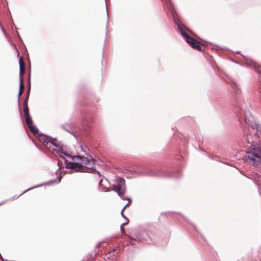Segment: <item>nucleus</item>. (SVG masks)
Wrapping results in <instances>:
<instances>
[{
  "label": "nucleus",
  "instance_id": "f257e3e1",
  "mask_svg": "<svg viewBox=\"0 0 261 261\" xmlns=\"http://www.w3.org/2000/svg\"><path fill=\"white\" fill-rule=\"evenodd\" d=\"M241 111L238 112V117L241 120L244 119L245 122L251 127L252 132L249 129L250 134H248L246 138V143L248 148H258L257 145L259 142L257 133L255 130L257 128V124L254 118L252 116L250 108L248 107L246 110H244L243 107L240 108Z\"/></svg>",
  "mask_w": 261,
  "mask_h": 261
},
{
  "label": "nucleus",
  "instance_id": "f03ea898",
  "mask_svg": "<svg viewBox=\"0 0 261 261\" xmlns=\"http://www.w3.org/2000/svg\"><path fill=\"white\" fill-rule=\"evenodd\" d=\"M61 153L67 156H69L70 158L78 159L80 160L76 162L69 163H67V161L65 160L66 166L68 169H72L76 171L86 172V170L92 169L94 168V162L91 156L85 157L78 155L72 156L62 150H61Z\"/></svg>",
  "mask_w": 261,
  "mask_h": 261
},
{
  "label": "nucleus",
  "instance_id": "7ed1b4c3",
  "mask_svg": "<svg viewBox=\"0 0 261 261\" xmlns=\"http://www.w3.org/2000/svg\"><path fill=\"white\" fill-rule=\"evenodd\" d=\"M246 153V161L249 164L257 166L261 162V151L259 148H250Z\"/></svg>",
  "mask_w": 261,
  "mask_h": 261
},
{
  "label": "nucleus",
  "instance_id": "20e7f679",
  "mask_svg": "<svg viewBox=\"0 0 261 261\" xmlns=\"http://www.w3.org/2000/svg\"><path fill=\"white\" fill-rule=\"evenodd\" d=\"M177 24L181 35L184 37L186 42L189 44L193 48L199 51L201 50V47L196 44V40L193 38L191 37L187 33L188 29L180 24L178 23Z\"/></svg>",
  "mask_w": 261,
  "mask_h": 261
},
{
  "label": "nucleus",
  "instance_id": "39448f33",
  "mask_svg": "<svg viewBox=\"0 0 261 261\" xmlns=\"http://www.w3.org/2000/svg\"><path fill=\"white\" fill-rule=\"evenodd\" d=\"M116 185H113L112 190L115 191L122 199H128L124 196L125 192V181L123 179L118 178L116 180Z\"/></svg>",
  "mask_w": 261,
  "mask_h": 261
},
{
  "label": "nucleus",
  "instance_id": "423d86ee",
  "mask_svg": "<svg viewBox=\"0 0 261 261\" xmlns=\"http://www.w3.org/2000/svg\"><path fill=\"white\" fill-rule=\"evenodd\" d=\"M244 60L245 61L246 64L247 65L249 66H253L254 67L255 70L259 73L261 75V68L260 69L259 68H257L256 67L255 63L250 59V58L248 57H244Z\"/></svg>",
  "mask_w": 261,
  "mask_h": 261
},
{
  "label": "nucleus",
  "instance_id": "0eeeda50",
  "mask_svg": "<svg viewBox=\"0 0 261 261\" xmlns=\"http://www.w3.org/2000/svg\"><path fill=\"white\" fill-rule=\"evenodd\" d=\"M19 75H20V80L21 78H23V75L25 73V65L23 63V60L22 58H20L19 61Z\"/></svg>",
  "mask_w": 261,
  "mask_h": 261
},
{
  "label": "nucleus",
  "instance_id": "6e6552de",
  "mask_svg": "<svg viewBox=\"0 0 261 261\" xmlns=\"http://www.w3.org/2000/svg\"><path fill=\"white\" fill-rule=\"evenodd\" d=\"M23 80L24 78H21L20 80V85H19V90L18 92V97H19L20 95L22 94L24 90V84H23Z\"/></svg>",
  "mask_w": 261,
  "mask_h": 261
},
{
  "label": "nucleus",
  "instance_id": "1a4fd4ad",
  "mask_svg": "<svg viewBox=\"0 0 261 261\" xmlns=\"http://www.w3.org/2000/svg\"><path fill=\"white\" fill-rule=\"evenodd\" d=\"M25 116V123L28 126L33 124V122L32 120V118L30 115H24Z\"/></svg>",
  "mask_w": 261,
  "mask_h": 261
},
{
  "label": "nucleus",
  "instance_id": "9d476101",
  "mask_svg": "<svg viewBox=\"0 0 261 261\" xmlns=\"http://www.w3.org/2000/svg\"><path fill=\"white\" fill-rule=\"evenodd\" d=\"M25 116V123L28 126L33 124V122L32 120V118L30 115H24Z\"/></svg>",
  "mask_w": 261,
  "mask_h": 261
},
{
  "label": "nucleus",
  "instance_id": "9b49d317",
  "mask_svg": "<svg viewBox=\"0 0 261 261\" xmlns=\"http://www.w3.org/2000/svg\"><path fill=\"white\" fill-rule=\"evenodd\" d=\"M28 127L34 135H37L38 134V129L35 126L32 124L29 126Z\"/></svg>",
  "mask_w": 261,
  "mask_h": 261
},
{
  "label": "nucleus",
  "instance_id": "f8f14e48",
  "mask_svg": "<svg viewBox=\"0 0 261 261\" xmlns=\"http://www.w3.org/2000/svg\"><path fill=\"white\" fill-rule=\"evenodd\" d=\"M39 140L40 141H42L43 142H46L48 141H50L51 140V138H48L44 135H41L39 136Z\"/></svg>",
  "mask_w": 261,
  "mask_h": 261
},
{
  "label": "nucleus",
  "instance_id": "ddd939ff",
  "mask_svg": "<svg viewBox=\"0 0 261 261\" xmlns=\"http://www.w3.org/2000/svg\"><path fill=\"white\" fill-rule=\"evenodd\" d=\"M121 215H122V217H123V218H124L125 219L126 221V222L123 223V224H121V231H124V228H123V227L128 223L129 221H128V218H126V217L123 215V213H122V214L121 213Z\"/></svg>",
  "mask_w": 261,
  "mask_h": 261
},
{
  "label": "nucleus",
  "instance_id": "4468645a",
  "mask_svg": "<svg viewBox=\"0 0 261 261\" xmlns=\"http://www.w3.org/2000/svg\"><path fill=\"white\" fill-rule=\"evenodd\" d=\"M24 115H30L28 106H23Z\"/></svg>",
  "mask_w": 261,
  "mask_h": 261
},
{
  "label": "nucleus",
  "instance_id": "2eb2a0df",
  "mask_svg": "<svg viewBox=\"0 0 261 261\" xmlns=\"http://www.w3.org/2000/svg\"><path fill=\"white\" fill-rule=\"evenodd\" d=\"M28 97H25L23 101V106H28Z\"/></svg>",
  "mask_w": 261,
  "mask_h": 261
},
{
  "label": "nucleus",
  "instance_id": "dca6fc26",
  "mask_svg": "<svg viewBox=\"0 0 261 261\" xmlns=\"http://www.w3.org/2000/svg\"><path fill=\"white\" fill-rule=\"evenodd\" d=\"M129 203V202H128V203H127V204H126V205L123 207V208H122V211H121V213H122V212H123V211L125 210V208H126V207L127 205H128Z\"/></svg>",
  "mask_w": 261,
  "mask_h": 261
},
{
  "label": "nucleus",
  "instance_id": "f3484780",
  "mask_svg": "<svg viewBox=\"0 0 261 261\" xmlns=\"http://www.w3.org/2000/svg\"><path fill=\"white\" fill-rule=\"evenodd\" d=\"M40 186H35V187H33V188H29V189H28V190H27L24 191V192H23V193H24L26 192H27V191H28V190H31V189H33V188H37V187H40Z\"/></svg>",
  "mask_w": 261,
  "mask_h": 261
},
{
  "label": "nucleus",
  "instance_id": "a211bd4d",
  "mask_svg": "<svg viewBox=\"0 0 261 261\" xmlns=\"http://www.w3.org/2000/svg\"><path fill=\"white\" fill-rule=\"evenodd\" d=\"M30 90V86L29 87V90H28V94H27V95L26 97H28V98H29V97Z\"/></svg>",
  "mask_w": 261,
  "mask_h": 261
},
{
  "label": "nucleus",
  "instance_id": "6ab92c4d",
  "mask_svg": "<svg viewBox=\"0 0 261 261\" xmlns=\"http://www.w3.org/2000/svg\"><path fill=\"white\" fill-rule=\"evenodd\" d=\"M232 86L233 87V88H235V87L236 86L237 87L238 86H237V84L233 83L232 85Z\"/></svg>",
  "mask_w": 261,
  "mask_h": 261
},
{
  "label": "nucleus",
  "instance_id": "aec40b11",
  "mask_svg": "<svg viewBox=\"0 0 261 261\" xmlns=\"http://www.w3.org/2000/svg\"><path fill=\"white\" fill-rule=\"evenodd\" d=\"M0 259H1L3 261H4L2 256L1 255V254H0Z\"/></svg>",
  "mask_w": 261,
  "mask_h": 261
},
{
  "label": "nucleus",
  "instance_id": "412c9836",
  "mask_svg": "<svg viewBox=\"0 0 261 261\" xmlns=\"http://www.w3.org/2000/svg\"><path fill=\"white\" fill-rule=\"evenodd\" d=\"M258 131L259 132L260 134L261 135V128H260L259 129H258Z\"/></svg>",
  "mask_w": 261,
  "mask_h": 261
},
{
  "label": "nucleus",
  "instance_id": "4be33fe9",
  "mask_svg": "<svg viewBox=\"0 0 261 261\" xmlns=\"http://www.w3.org/2000/svg\"><path fill=\"white\" fill-rule=\"evenodd\" d=\"M4 202H3L2 203H0V205L2 204L3 203H4Z\"/></svg>",
  "mask_w": 261,
  "mask_h": 261
},
{
  "label": "nucleus",
  "instance_id": "5701e85b",
  "mask_svg": "<svg viewBox=\"0 0 261 261\" xmlns=\"http://www.w3.org/2000/svg\"><path fill=\"white\" fill-rule=\"evenodd\" d=\"M60 155V157L62 158L61 155ZM63 158L64 159V158L63 156Z\"/></svg>",
  "mask_w": 261,
  "mask_h": 261
},
{
  "label": "nucleus",
  "instance_id": "b1692460",
  "mask_svg": "<svg viewBox=\"0 0 261 261\" xmlns=\"http://www.w3.org/2000/svg\"><path fill=\"white\" fill-rule=\"evenodd\" d=\"M167 1H168V0H165V1H166L167 2Z\"/></svg>",
  "mask_w": 261,
  "mask_h": 261
}]
</instances>
